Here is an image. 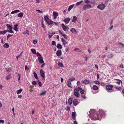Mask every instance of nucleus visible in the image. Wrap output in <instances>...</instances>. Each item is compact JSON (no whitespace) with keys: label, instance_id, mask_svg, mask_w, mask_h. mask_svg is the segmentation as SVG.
I'll return each instance as SVG.
<instances>
[{"label":"nucleus","instance_id":"obj_1","mask_svg":"<svg viewBox=\"0 0 124 124\" xmlns=\"http://www.w3.org/2000/svg\"><path fill=\"white\" fill-rule=\"evenodd\" d=\"M105 112L101 109L99 110L98 113L96 112L94 110L91 109L88 116L92 120H101L102 118L105 117Z\"/></svg>","mask_w":124,"mask_h":124},{"label":"nucleus","instance_id":"obj_2","mask_svg":"<svg viewBox=\"0 0 124 124\" xmlns=\"http://www.w3.org/2000/svg\"><path fill=\"white\" fill-rule=\"evenodd\" d=\"M105 7V4L103 3L100 4L97 7V8L101 10L104 9Z\"/></svg>","mask_w":124,"mask_h":124},{"label":"nucleus","instance_id":"obj_3","mask_svg":"<svg viewBox=\"0 0 124 124\" xmlns=\"http://www.w3.org/2000/svg\"><path fill=\"white\" fill-rule=\"evenodd\" d=\"M92 7V6L90 4L85 5L83 6V9L84 10L87 9L91 8Z\"/></svg>","mask_w":124,"mask_h":124},{"label":"nucleus","instance_id":"obj_4","mask_svg":"<svg viewBox=\"0 0 124 124\" xmlns=\"http://www.w3.org/2000/svg\"><path fill=\"white\" fill-rule=\"evenodd\" d=\"M40 73L41 76L42 77L43 79L45 80V72L44 70L41 69L40 70Z\"/></svg>","mask_w":124,"mask_h":124},{"label":"nucleus","instance_id":"obj_5","mask_svg":"<svg viewBox=\"0 0 124 124\" xmlns=\"http://www.w3.org/2000/svg\"><path fill=\"white\" fill-rule=\"evenodd\" d=\"M61 26L63 29V30L65 31H67L69 30V28L66 26L64 24H62Z\"/></svg>","mask_w":124,"mask_h":124},{"label":"nucleus","instance_id":"obj_6","mask_svg":"<svg viewBox=\"0 0 124 124\" xmlns=\"http://www.w3.org/2000/svg\"><path fill=\"white\" fill-rule=\"evenodd\" d=\"M13 28L9 24H8V29L9 30H8V32L10 33H14V32L12 31Z\"/></svg>","mask_w":124,"mask_h":124},{"label":"nucleus","instance_id":"obj_7","mask_svg":"<svg viewBox=\"0 0 124 124\" xmlns=\"http://www.w3.org/2000/svg\"><path fill=\"white\" fill-rule=\"evenodd\" d=\"M113 86L112 85H107L106 86V88L108 90H112Z\"/></svg>","mask_w":124,"mask_h":124},{"label":"nucleus","instance_id":"obj_8","mask_svg":"<svg viewBox=\"0 0 124 124\" xmlns=\"http://www.w3.org/2000/svg\"><path fill=\"white\" fill-rule=\"evenodd\" d=\"M71 115L72 119L74 120L76 119V117L77 116V114L75 112H73L72 113Z\"/></svg>","mask_w":124,"mask_h":124},{"label":"nucleus","instance_id":"obj_9","mask_svg":"<svg viewBox=\"0 0 124 124\" xmlns=\"http://www.w3.org/2000/svg\"><path fill=\"white\" fill-rule=\"evenodd\" d=\"M70 20V18L69 17H68L65 19L63 21L66 24L68 23L69 22Z\"/></svg>","mask_w":124,"mask_h":124},{"label":"nucleus","instance_id":"obj_10","mask_svg":"<svg viewBox=\"0 0 124 124\" xmlns=\"http://www.w3.org/2000/svg\"><path fill=\"white\" fill-rule=\"evenodd\" d=\"M61 41L62 43V45L64 46L68 43L66 41V40L63 38L61 39Z\"/></svg>","mask_w":124,"mask_h":124},{"label":"nucleus","instance_id":"obj_11","mask_svg":"<svg viewBox=\"0 0 124 124\" xmlns=\"http://www.w3.org/2000/svg\"><path fill=\"white\" fill-rule=\"evenodd\" d=\"M38 60L39 62L41 63H44V61L43 60V58L41 56L38 57Z\"/></svg>","mask_w":124,"mask_h":124},{"label":"nucleus","instance_id":"obj_12","mask_svg":"<svg viewBox=\"0 0 124 124\" xmlns=\"http://www.w3.org/2000/svg\"><path fill=\"white\" fill-rule=\"evenodd\" d=\"M115 80H117V81L116 82H115L119 85H120V83H121V84H122V81L120 79H115Z\"/></svg>","mask_w":124,"mask_h":124},{"label":"nucleus","instance_id":"obj_13","mask_svg":"<svg viewBox=\"0 0 124 124\" xmlns=\"http://www.w3.org/2000/svg\"><path fill=\"white\" fill-rule=\"evenodd\" d=\"M77 17L76 16H73V17L72 20V22H73L76 23L77 22Z\"/></svg>","mask_w":124,"mask_h":124},{"label":"nucleus","instance_id":"obj_14","mask_svg":"<svg viewBox=\"0 0 124 124\" xmlns=\"http://www.w3.org/2000/svg\"><path fill=\"white\" fill-rule=\"evenodd\" d=\"M57 56H59L62 54V51L61 50H59L56 53Z\"/></svg>","mask_w":124,"mask_h":124},{"label":"nucleus","instance_id":"obj_15","mask_svg":"<svg viewBox=\"0 0 124 124\" xmlns=\"http://www.w3.org/2000/svg\"><path fill=\"white\" fill-rule=\"evenodd\" d=\"M70 31L72 32V33L74 34H77V32L76 30L74 28H71L70 30Z\"/></svg>","mask_w":124,"mask_h":124},{"label":"nucleus","instance_id":"obj_16","mask_svg":"<svg viewBox=\"0 0 124 124\" xmlns=\"http://www.w3.org/2000/svg\"><path fill=\"white\" fill-rule=\"evenodd\" d=\"M74 105L75 106H76L78 105V101L76 99H74L73 100V102Z\"/></svg>","mask_w":124,"mask_h":124},{"label":"nucleus","instance_id":"obj_17","mask_svg":"<svg viewBox=\"0 0 124 124\" xmlns=\"http://www.w3.org/2000/svg\"><path fill=\"white\" fill-rule=\"evenodd\" d=\"M53 15L54 17V18L56 19L58 16V13L56 12H54L53 13Z\"/></svg>","mask_w":124,"mask_h":124},{"label":"nucleus","instance_id":"obj_18","mask_svg":"<svg viewBox=\"0 0 124 124\" xmlns=\"http://www.w3.org/2000/svg\"><path fill=\"white\" fill-rule=\"evenodd\" d=\"M18 25L17 24H16L14 25V27L13 28L14 30L17 31H18V28H17Z\"/></svg>","mask_w":124,"mask_h":124},{"label":"nucleus","instance_id":"obj_19","mask_svg":"<svg viewBox=\"0 0 124 124\" xmlns=\"http://www.w3.org/2000/svg\"><path fill=\"white\" fill-rule=\"evenodd\" d=\"M75 5L72 4L70 6L68 9V11H70L71 9L74 7Z\"/></svg>","mask_w":124,"mask_h":124},{"label":"nucleus","instance_id":"obj_20","mask_svg":"<svg viewBox=\"0 0 124 124\" xmlns=\"http://www.w3.org/2000/svg\"><path fill=\"white\" fill-rule=\"evenodd\" d=\"M8 31V30H7L3 31H0V34H4Z\"/></svg>","mask_w":124,"mask_h":124},{"label":"nucleus","instance_id":"obj_21","mask_svg":"<svg viewBox=\"0 0 124 124\" xmlns=\"http://www.w3.org/2000/svg\"><path fill=\"white\" fill-rule=\"evenodd\" d=\"M46 22L48 24H51L53 23V22L50 19L46 21Z\"/></svg>","mask_w":124,"mask_h":124},{"label":"nucleus","instance_id":"obj_22","mask_svg":"<svg viewBox=\"0 0 124 124\" xmlns=\"http://www.w3.org/2000/svg\"><path fill=\"white\" fill-rule=\"evenodd\" d=\"M83 82L86 85L90 83L89 80L86 79H85L83 81Z\"/></svg>","mask_w":124,"mask_h":124},{"label":"nucleus","instance_id":"obj_23","mask_svg":"<svg viewBox=\"0 0 124 124\" xmlns=\"http://www.w3.org/2000/svg\"><path fill=\"white\" fill-rule=\"evenodd\" d=\"M69 104L70 105L72 102V99L71 98H70L68 100Z\"/></svg>","mask_w":124,"mask_h":124},{"label":"nucleus","instance_id":"obj_24","mask_svg":"<svg viewBox=\"0 0 124 124\" xmlns=\"http://www.w3.org/2000/svg\"><path fill=\"white\" fill-rule=\"evenodd\" d=\"M44 20L46 22L47 21L49 20V18L48 16L47 15L45 16L44 17Z\"/></svg>","mask_w":124,"mask_h":124},{"label":"nucleus","instance_id":"obj_25","mask_svg":"<svg viewBox=\"0 0 124 124\" xmlns=\"http://www.w3.org/2000/svg\"><path fill=\"white\" fill-rule=\"evenodd\" d=\"M23 14L22 13H20L18 15V16L20 17H22L23 16Z\"/></svg>","mask_w":124,"mask_h":124},{"label":"nucleus","instance_id":"obj_26","mask_svg":"<svg viewBox=\"0 0 124 124\" xmlns=\"http://www.w3.org/2000/svg\"><path fill=\"white\" fill-rule=\"evenodd\" d=\"M93 89L94 90H97L98 89V87L97 85H94L93 86Z\"/></svg>","mask_w":124,"mask_h":124},{"label":"nucleus","instance_id":"obj_27","mask_svg":"<svg viewBox=\"0 0 124 124\" xmlns=\"http://www.w3.org/2000/svg\"><path fill=\"white\" fill-rule=\"evenodd\" d=\"M58 65L61 67H63L64 65L61 62H59L58 63Z\"/></svg>","mask_w":124,"mask_h":124},{"label":"nucleus","instance_id":"obj_28","mask_svg":"<svg viewBox=\"0 0 124 124\" xmlns=\"http://www.w3.org/2000/svg\"><path fill=\"white\" fill-rule=\"evenodd\" d=\"M74 94L77 97H78L79 96V94L78 92H74Z\"/></svg>","mask_w":124,"mask_h":124},{"label":"nucleus","instance_id":"obj_29","mask_svg":"<svg viewBox=\"0 0 124 124\" xmlns=\"http://www.w3.org/2000/svg\"><path fill=\"white\" fill-rule=\"evenodd\" d=\"M71 84V83L70 82V81H68L67 82V86H68L70 88H72V87L70 85V84Z\"/></svg>","mask_w":124,"mask_h":124},{"label":"nucleus","instance_id":"obj_30","mask_svg":"<svg viewBox=\"0 0 124 124\" xmlns=\"http://www.w3.org/2000/svg\"><path fill=\"white\" fill-rule=\"evenodd\" d=\"M56 47L57 48L59 49H61L62 48V46L59 44L57 45Z\"/></svg>","mask_w":124,"mask_h":124},{"label":"nucleus","instance_id":"obj_31","mask_svg":"<svg viewBox=\"0 0 124 124\" xmlns=\"http://www.w3.org/2000/svg\"><path fill=\"white\" fill-rule=\"evenodd\" d=\"M83 1L82 0L76 3V5L77 6H79L82 3Z\"/></svg>","mask_w":124,"mask_h":124},{"label":"nucleus","instance_id":"obj_32","mask_svg":"<svg viewBox=\"0 0 124 124\" xmlns=\"http://www.w3.org/2000/svg\"><path fill=\"white\" fill-rule=\"evenodd\" d=\"M75 80V78L74 77H72V78H70L69 79V80L70 81L72 82L74 81Z\"/></svg>","mask_w":124,"mask_h":124},{"label":"nucleus","instance_id":"obj_33","mask_svg":"<svg viewBox=\"0 0 124 124\" xmlns=\"http://www.w3.org/2000/svg\"><path fill=\"white\" fill-rule=\"evenodd\" d=\"M22 91V90L21 88L20 89V90H17L16 91L17 94H19Z\"/></svg>","mask_w":124,"mask_h":124},{"label":"nucleus","instance_id":"obj_34","mask_svg":"<svg viewBox=\"0 0 124 124\" xmlns=\"http://www.w3.org/2000/svg\"><path fill=\"white\" fill-rule=\"evenodd\" d=\"M23 34H27L28 35L29 34V31L28 30H26V31L23 32Z\"/></svg>","mask_w":124,"mask_h":124},{"label":"nucleus","instance_id":"obj_35","mask_svg":"<svg viewBox=\"0 0 124 124\" xmlns=\"http://www.w3.org/2000/svg\"><path fill=\"white\" fill-rule=\"evenodd\" d=\"M80 88L79 87L75 89L74 90V92H78Z\"/></svg>","mask_w":124,"mask_h":124},{"label":"nucleus","instance_id":"obj_36","mask_svg":"<svg viewBox=\"0 0 124 124\" xmlns=\"http://www.w3.org/2000/svg\"><path fill=\"white\" fill-rule=\"evenodd\" d=\"M33 74L35 78L37 79L38 78V77L36 73L35 72H34L33 73Z\"/></svg>","mask_w":124,"mask_h":124},{"label":"nucleus","instance_id":"obj_37","mask_svg":"<svg viewBox=\"0 0 124 124\" xmlns=\"http://www.w3.org/2000/svg\"><path fill=\"white\" fill-rule=\"evenodd\" d=\"M31 51L33 54H36L35 50L34 49H31Z\"/></svg>","mask_w":124,"mask_h":124},{"label":"nucleus","instance_id":"obj_38","mask_svg":"<svg viewBox=\"0 0 124 124\" xmlns=\"http://www.w3.org/2000/svg\"><path fill=\"white\" fill-rule=\"evenodd\" d=\"M46 91H44L43 92H42L40 94V96L44 95L46 94Z\"/></svg>","mask_w":124,"mask_h":124},{"label":"nucleus","instance_id":"obj_39","mask_svg":"<svg viewBox=\"0 0 124 124\" xmlns=\"http://www.w3.org/2000/svg\"><path fill=\"white\" fill-rule=\"evenodd\" d=\"M80 93L82 94H83L84 93V91L83 90L82 88L80 89Z\"/></svg>","mask_w":124,"mask_h":124},{"label":"nucleus","instance_id":"obj_40","mask_svg":"<svg viewBox=\"0 0 124 124\" xmlns=\"http://www.w3.org/2000/svg\"><path fill=\"white\" fill-rule=\"evenodd\" d=\"M94 83L95 84H97L98 85H99L100 83L98 81H95L94 82Z\"/></svg>","mask_w":124,"mask_h":124},{"label":"nucleus","instance_id":"obj_41","mask_svg":"<svg viewBox=\"0 0 124 124\" xmlns=\"http://www.w3.org/2000/svg\"><path fill=\"white\" fill-rule=\"evenodd\" d=\"M85 2L87 4H89L91 3L90 1L89 0H85Z\"/></svg>","mask_w":124,"mask_h":124},{"label":"nucleus","instance_id":"obj_42","mask_svg":"<svg viewBox=\"0 0 124 124\" xmlns=\"http://www.w3.org/2000/svg\"><path fill=\"white\" fill-rule=\"evenodd\" d=\"M4 47L6 48H8V44L7 43L3 45Z\"/></svg>","mask_w":124,"mask_h":124},{"label":"nucleus","instance_id":"obj_43","mask_svg":"<svg viewBox=\"0 0 124 124\" xmlns=\"http://www.w3.org/2000/svg\"><path fill=\"white\" fill-rule=\"evenodd\" d=\"M74 51H77L80 52L81 51L78 48H75L74 49Z\"/></svg>","mask_w":124,"mask_h":124},{"label":"nucleus","instance_id":"obj_44","mask_svg":"<svg viewBox=\"0 0 124 124\" xmlns=\"http://www.w3.org/2000/svg\"><path fill=\"white\" fill-rule=\"evenodd\" d=\"M62 36L64 37V38L65 39H67V36L65 34H63L62 35Z\"/></svg>","mask_w":124,"mask_h":124},{"label":"nucleus","instance_id":"obj_45","mask_svg":"<svg viewBox=\"0 0 124 124\" xmlns=\"http://www.w3.org/2000/svg\"><path fill=\"white\" fill-rule=\"evenodd\" d=\"M36 54L38 57H40L41 56L39 52H37V53H36Z\"/></svg>","mask_w":124,"mask_h":124},{"label":"nucleus","instance_id":"obj_46","mask_svg":"<svg viewBox=\"0 0 124 124\" xmlns=\"http://www.w3.org/2000/svg\"><path fill=\"white\" fill-rule=\"evenodd\" d=\"M41 25H42V27L43 28H44L45 27V26L44 25V23H43V21H42L41 22Z\"/></svg>","mask_w":124,"mask_h":124},{"label":"nucleus","instance_id":"obj_47","mask_svg":"<svg viewBox=\"0 0 124 124\" xmlns=\"http://www.w3.org/2000/svg\"><path fill=\"white\" fill-rule=\"evenodd\" d=\"M52 45H56V43L54 41H53L52 42Z\"/></svg>","mask_w":124,"mask_h":124},{"label":"nucleus","instance_id":"obj_48","mask_svg":"<svg viewBox=\"0 0 124 124\" xmlns=\"http://www.w3.org/2000/svg\"><path fill=\"white\" fill-rule=\"evenodd\" d=\"M32 84L33 85H36L37 83L35 81H33L32 83Z\"/></svg>","mask_w":124,"mask_h":124},{"label":"nucleus","instance_id":"obj_49","mask_svg":"<svg viewBox=\"0 0 124 124\" xmlns=\"http://www.w3.org/2000/svg\"><path fill=\"white\" fill-rule=\"evenodd\" d=\"M113 25H112L110 27H109V30H111L113 28Z\"/></svg>","mask_w":124,"mask_h":124},{"label":"nucleus","instance_id":"obj_50","mask_svg":"<svg viewBox=\"0 0 124 124\" xmlns=\"http://www.w3.org/2000/svg\"><path fill=\"white\" fill-rule=\"evenodd\" d=\"M29 69V68L26 65L25 66V70H28Z\"/></svg>","mask_w":124,"mask_h":124},{"label":"nucleus","instance_id":"obj_51","mask_svg":"<svg viewBox=\"0 0 124 124\" xmlns=\"http://www.w3.org/2000/svg\"><path fill=\"white\" fill-rule=\"evenodd\" d=\"M33 43L35 44H36L37 43V41L36 40H33Z\"/></svg>","mask_w":124,"mask_h":124},{"label":"nucleus","instance_id":"obj_52","mask_svg":"<svg viewBox=\"0 0 124 124\" xmlns=\"http://www.w3.org/2000/svg\"><path fill=\"white\" fill-rule=\"evenodd\" d=\"M39 84L40 87H41L42 86V84L40 81H39Z\"/></svg>","mask_w":124,"mask_h":124},{"label":"nucleus","instance_id":"obj_53","mask_svg":"<svg viewBox=\"0 0 124 124\" xmlns=\"http://www.w3.org/2000/svg\"><path fill=\"white\" fill-rule=\"evenodd\" d=\"M101 85L102 86H104L105 85V84L103 82H102L101 83Z\"/></svg>","mask_w":124,"mask_h":124},{"label":"nucleus","instance_id":"obj_54","mask_svg":"<svg viewBox=\"0 0 124 124\" xmlns=\"http://www.w3.org/2000/svg\"><path fill=\"white\" fill-rule=\"evenodd\" d=\"M53 36V35H52L51 33L50 34V35H49V36H48V37H49V39L51 38Z\"/></svg>","mask_w":124,"mask_h":124},{"label":"nucleus","instance_id":"obj_55","mask_svg":"<svg viewBox=\"0 0 124 124\" xmlns=\"http://www.w3.org/2000/svg\"><path fill=\"white\" fill-rule=\"evenodd\" d=\"M36 11H37L39 13H42V12L40 11V10L36 9Z\"/></svg>","mask_w":124,"mask_h":124},{"label":"nucleus","instance_id":"obj_56","mask_svg":"<svg viewBox=\"0 0 124 124\" xmlns=\"http://www.w3.org/2000/svg\"><path fill=\"white\" fill-rule=\"evenodd\" d=\"M116 88L118 90H119L121 89L120 87L117 86L116 87Z\"/></svg>","mask_w":124,"mask_h":124},{"label":"nucleus","instance_id":"obj_57","mask_svg":"<svg viewBox=\"0 0 124 124\" xmlns=\"http://www.w3.org/2000/svg\"><path fill=\"white\" fill-rule=\"evenodd\" d=\"M59 33L61 34V35H62V34H63V33L60 30H59Z\"/></svg>","mask_w":124,"mask_h":124},{"label":"nucleus","instance_id":"obj_58","mask_svg":"<svg viewBox=\"0 0 124 124\" xmlns=\"http://www.w3.org/2000/svg\"><path fill=\"white\" fill-rule=\"evenodd\" d=\"M16 13L20 12V10H14Z\"/></svg>","mask_w":124,"mask_h":124},{"label":"nucleus","instance_id":"obj_59","mask_svg":"<svg viewBox=\"0 0 124 124\" xmlns=\"http://www.w3.org/2000/svg\"><path fill=\"white\" fill-rule=\"evenodd\" d=\"M4 123V121L3 120H0V123Z\"/></svg>","mask_w":124,"mask_h":124},{"label":"nucleus","instance_id":"obj_60","mask_svg":"<svg viewBox=\"0 0 124 124\" xmlns=\"http://www.w3.org/2000/svg\"><path fill=\"white\" fill-rule=\"evenodd\" d=\"M95 68H96L97 70H98V66H97V65H95Z\"/></svg>","mask_w":124,"mask_h":124},{"label":"nucleus","instance_id":"obj_61","mask_svg":"<svg viewBox=\"0 0 124 124\" xmlns=\"http://www.w3.org/2000/svg\"><path fill=\"white\" fill-rule=\"evenodd\" d=\"M18 76H19V78L18 79V81H19L20 80V78L21 76V75L20 74H18Z\"/></svg>","mask_w":124,"mask_h":124},{"label":"nucleus","instance_id":"obj_62","mask_svg":"<svg viewBox=\"0 0 124 124\" xmlns=\"http://www.w3.org/2000/svg\"><path fill=\"white\" fill-rule=\"evenodd\" d=\"M119 44L122 46L123 47H124V45L122 43H119Z\"/></svg>","mask_w":124,"mask_h":124},{"label":"nucleus","instance_id":"obj_63","mask_svg":"<svg viewBox=\"0 0 124 124\" xmlns=\"http://www.w3.org/2000/svg\"><path fill=\"white\" fill-rule=\"evenodd\" d=\"M81 96L82 98L84 99H85L86 98V97L84 95H81Z\"/></svg>","mask_w":124,"mask_h":124},{"label":"nucleus","instance_id":"obj_64","mask_svg":"<svg viewBox=\"0 0 124 124\" xmlns=\"http://www.w3.org/2000/svg\"><path fill=\"white\" fill-rule=\"evenodd\" d=\"M11 77V76L10 75H8V79Z\"/></svg>","mask_w":124,"mask_h":124}]
</instances>
